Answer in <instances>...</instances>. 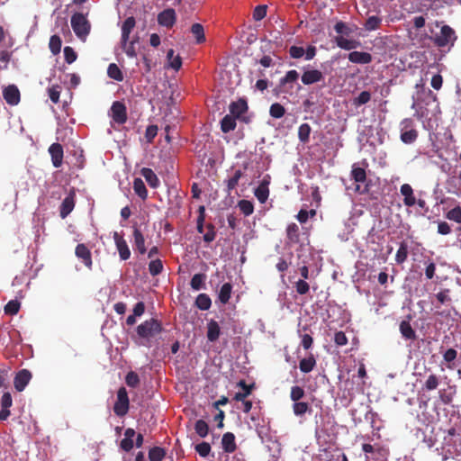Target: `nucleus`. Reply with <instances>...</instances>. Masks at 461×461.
Segmentation results:
<instances>
[{
    "label": "nucleus",
    "mask_w": 461,
    "mask_h": 461,
    "mask_svg": "<svg viewBox=\"0 0 461 461\" xmlns=\"http://www.w3.org/2000/svg\"><path fill=\"white\" fill-rule=\"evenodd\" d=\"M133 190L135 194L140 196L142 200H145L148 196V191L144 182L140 178H135L133 181Z\"/></svg>",
    "instance_id": "41"
},
{
    "label": "nucleus",
    "mask_w": 461,
    "mask_h": 461,
    "mask_svg": "<svg viewBox=\"0 0 461 461\" xmlns=\"http://www.w3.org/2000/svg\"><path fill=\"white\" fill-rule=\"evenodd\" d=\"M191 32L194 36L197 44L205 41L204 29L201 23H194L191 26Z\"/></svg>",
    "instance_id": "40"
},
{
    "label": "nucleus",
    "mask_w": 461,
    "mask_h": 461,
    "mask_svg": "<svg viewBox=\"0 0 461 461\" xmlns=\"http://www.w3.org/2000/svg\"><path fill=\"white\" fill-rule=\"evenodd\" d=\"M176 21V11L172 8L165 9L158 15V23L159 25L172 28Z\"/></svg>",
    "instance_id": "11"
},
{
    "label": "nucleus",
    "mask_w": 461,
    "mask_h": 461,
    "mask_svg": "<svg viewBox=\"0 0 461 461\" xmlns=\"http://www.w3.org/2000/svg\"><path fill=\"white\" fill-rule=\"evenodd\" d=\"M212 305V300L206 294H200L195 299V306L202 310L207 311L210 309Z\"/></svg>",
    "instance_id": "37"
},
{
    "label": "nucleus",
    "mask_w": 461,
    "mask_h": 461,
    "mask_svg": "<svg viewBox=\"0 0 461 461\" xmlns=\"http://www.w3.org/2000/svg\"><path fill=\"white\" fill-rule=\"evenodd\" d=\"M75 207V195L74 194H68L62 201L59 210V214L62 219H65Z\"/></svg>",
    "instance_id": "20"
},
{
    "label": "nucleus",
    "mask_w": 461,
    "mask_h": 461,
    "mask_svg": "<svg viewBox=\"0 0 461 461\" xmlns=\"http://www.w3.org/2000/svg\"><path fill=\"white\" fill-rule=\"evenodd\" d=\"M269 181L267 179H263V181L259 184V185L255 189V196L258 200L260 203H265L269 195L268 189Z\"/></svg>",
    "instance_id": "23"
},
{
    "label": "nucleus",
    "mask_w": 461,
    "mask_h": 461,
    "mask_svg": "<svg viewBox=\"0 0 461 461\" xmlns=\"http://www.w3.org/2000/svg\"><path fill=\"white\" fill-rule=\"evenodd\" d=\"M3 96L10 105H16L20 102V91L14 85H9L3 89Z\"/></svg>",
    "instance_id": "14"
},
{
    "label": "nucleus",
    "mask_w": 461,
    "mask_h": 461,
    "mask_svg": "<svg viewBox=\"0 0 461 461\" xmlns=\"http://www.w3.org/2000/svg\"><path fill=\"white\" fill-rule=\"evenodd\" d=\"M316 366V359L312 354L299 362V368L303 373H310Z\"/></svg>",
    "instance_id": "31"
},
{
    "label": "nucleus",
    "mask_w": 461,
    "mask_h": 461,
    "mask_svg": "<svg viewBox=\"0 0 461 461\" xmlns=\"http://www.w3.org/2000/svg\"><path fill=\"white\" fill-rule=\"evenodd\" d=\"M20 310V303L17 300L9 301L5 306V312L6 314L14 315Z\"/></svg>",
    "instance_id": "59"
},
{
    "label": "nucleus",
    "mask_w": 461,
    "mask_h": 461,
    "mask_svg": "<svg viewBox=\"0 0 461 461\" xmlns=\"http://www.w3.org/2000/svg\"><path fill=\"white\" fill-rule=\"evenodd\" d=\"M140 173L150 187L157 188L159 185V179L151 168L143 167Z\"/></svg>",
    "instance_id": "27"
},
{
    "label": "nucleus",
    "mask_w": 461,
    "mask_h": 461,
    "mask_svg": "<svg viewBox=\"0 0 461 461\" xmlns=\"http://www.w3.org/2000/svg\"><path fill=\"white\" fill-rule=\"evenodd\" d=\"M439 384V378L435 374H431L428 376L427 380L423 384V389L426 391H433L438 388Z\"/></svg>",
    "instance_id": "48"
},
{
    "label": "nucleus",
    "mask_w": 461,
    "mask_h": 461,
    "mask_svg": "<svg viewBox=\"0 0 461 461\" xmlns=\"http://www.w3.org/2000/svg\"><path fill=\"white\" fill-rule=\"evenodd\" d=\"M267 6L265 5H258L253 11V19L255 21H261L267 15Z\"/></svg>",
    "instance_id": "62"
},
{
    "label": "nucleus",
    "mask_w": 461,
    "mask_h": 461,
    "mask_svg": "<svg viewBox=\"0 0 461 461\" xmlns=\"http://www.w3.org/2000/svg\"><path fill=\"white\" fill-rule=\"evenodd\" d=\"M134 246L140 254H145L147 251L145 246V239L141 231L138 228L133 230Z\"/></svg>",
    "instance_id": "29"
},
{
    "label": "nucleus",
    "mask_w": 461,
    "mask_h": 461,
    "mask_svg": "<svg viewBox=\"0 0 461 461\" xmlns=\"http://www.w3.org/2000/svg\"><path fill=\"white\" fill-rule=\"evenodd\" d=\"M61 39L59 36L58 35H52L50 39V43H49V47H50V51L56 55V54H59L60 52V50H61Z\"/></svg>",
    "instance_id": "53"
},
{
    "label": "nucleus",
    "mask_w": 461,
    "mask_h": 461,
    "mask_svg": "<svg viewBox=\"0 0 461 461\" xmlns=\"http://www.w3.org/2000/svg\"><path fill=\"white\" fill-rule=\"evenodd\" d=\"M299 78V73L293 69L286 72L285 77L280 78L279 84L277 86V90L280 93L288 94L293 89V84L295 83Z\"/></svg>",
    "instance_id": "7"
},
{
    "label": "nucleus",
    "mask_w": 461,
    "mask_h": 461,
    "mask_svg": "<svg viewBox=\"0 0 461 461\" xmlns=\"http://www.w3.org/2000/svg\"><path fill=\"white\" fill-rule=\"evenodd\" d=\"M350 176L356 183H358L355 188L357 193L360 194H366L369 193L371 180H366V173L363 167H358L357 164H353Z\"/></svg>",
    "instance_id": "2"
},
{
    "label": "nucleus",
    "mask_w": 461,
    "mask_h": 461,
    "mask_svg": "<svg viewBox=\"0 0 461 461\" xmlns=\"http://www.w3.org/2000/svg\"><path fill=\"white\" fill-rule=\"evenodd\" d=\"M174 50H168L167 53V59L168 60V66L175 69L176 71L179 70L182 66V59L179 55L174 56Z\"/></svg>",
    "instance_id": "38"
},
{
    "label": "nucleus",
    "mask_w": 461,
    "mask_h": 461,
    "mask_svg": "<svg viewBox=\"0 0 461 461\" xmlns=\"http://www.w3.org/2000/svg\"><path fill=\"white\" fill-rule=\"evenodd\" d=\"M13 405L12 395L9 392L4 393L1 398L0 420H6L11 412L10 407Z\"/></svg>",
    "instance_id": "16"
},
{
    "label": "nucleus",
    "mask_w": 461,
    "mask_h": 461,
    "mask_svg": "<svg viewBox=\"0 0 461 461\" xmlns=\"http://www.w3.org/2000/svg\"><path fill=\"white\" fill-rule=\"evenodd\" d=\"M337 45L347 50L356 49L358 46V42L355 40H348L342 36L336 37L335 39Z\"/></svg>",
    "instance_id": "35"
},
{
    "label": "nucleus",
    "mask_w": 461,
    "mask_h": 461,
    "mask_svg": "<svg viewBox=\"0 0 461 461\" xmlns=\"http://www.w3.org/2000/svg\"><path fill=\"white\" fill-rule=\"evenodd\" d=\"M269 113L273 118L280 119L285 115V109L279 103H275V104H271L270 109H269Z\"/></svg>",
    "instance_id": "50"
},
{
    "label": "nucleus",
    "mask_w": 461,
    "mask_h": 461,
    "mask_svg": "<svg viewBox=\"0 0 461 461\" xmlns=\"http://www.w3.org/2000/svg\"><path fill=\"white\" fill-rule=\"evenodd\" d=\"M194 430L201 438H205L209 433V426L203 420H198L194 424Z\"/></svg>",
    "instance_id": "49"
},
{
    "label": "nucleus",
    "mask_w": 461,
    "mask_h": 461,
    "mask_svg": "<svg viewBox=\"0 0 461 461\" xmlns=\"http://www.w3.org/2000/svg\"><path fill=\"white\" fill-rule=\"evenodd\" d=\"M113 238L116 245L120 258L122 260L129 259L131 257V250L124 238L116 231L113 232Z\"/></svg>",
    "instance_id": "10"
},
{
    "label": "nucleus",
    "mask_w": 461,
    "mask_h": 461,
    "mask_svg": "<svg viewBox=\"0 0 461 461\" xmlns=\"http://www.w3.org/2000/svg\"><path fill=\"white\" fill-rule=\"evenodd\" d=\"M149 271L152 276L159 275L163 271V263L160 259L151 260L149 264Z\"/></svg>",
    "instance_id": "51"
},
{
    "label": "nucleus",
    "mask_w": 461,
    "mask_h": 461,
    "mask_svg": "<svg viewBox=\"0 0 461 461\" xmlns=\"http://www.w3.org/2000/svg\"><path fill=\"white\" fill-rule=\"evenodd\" d=\"M112 118L118 124H123L127 121V110L124 104L119 101L113 102L111 107Z\"/></svg>",
    "instance_id": "9"
},
{
    "label": "nucleus",
    "mask_w": 461,
    "mask_h": 461,
    "mask_svg": "<svg viewBox=\"0 0 461 461\" xmlns=\"http://www.w3.org/2000/svg\"><path fill=\"white\" fill-rule=\"evenodd\" d=\"M136 25L133 16H130L124 20L122 25V44L126 45L130 40V34Z\"/></svg>",
    "instance_id": "17"
},
{
    "label": "nucleus",
    "mask_w": 461,
    "mask_h": 461,
    "mask_svg": "<svg viewBox=\"0 0 461 461\" xmlns=\"http://www.w3.org/2000/svg\"><path fill=\"white\" fill-rule=\"evenodd\" d=\"M237 386L240 387L243 391L236 393L233 397V400L236 402H240L245 400L249 395L251 394L255 387V384H247L244 380H240L237 384Z\"/></svg>",
    "instance_id": "22"
},
{
    "label": "nucleus",
    "mask_w": 461,
    "mask_h": 461,
    "mask_svg": "<svg viewBox=\"0 0 461 461\" xmlns=\"http://www.w3.org/2000/svg\"><path fill=\"white\" fill-rule=\"evenodd\" d=\"M294 286L295 288L296 293L300 295L307 294L311 288L309 283L303 279H299L298 281H296Z\"/></svg>",
    "instance_id": "52"
},
{
    "label": "nucleus",
    "mask_w": 461,
    "mask_h": 461,
    "mask_svg": "<svg viewBox=\"0 0 461 461\" xmlns=\"http://www.w3.org/2000/svg\"><path fill=\"white\" fill-rule=\"evenodd\" d=\"M229 108L232 116L240 118L248 111V103L245 99L240 98L238 101L230 103Z\"/></svg>",
    "instance_id": "19"
},
{
    "label": "nucleus",
    "mask_w": 461,
    "mask_h": 461,
    "mask_svg": "<svg viewBox=\"0 0 461 461\" xmlns=\"http://www.w3.org/2000/svg\"><path fill=\"white\" fill-rule=\"evenodd\" d=\"M419 132L417 130L402 131L400 139L404 144H411L418 139Z\"/></svg>",
    "instance_id": "46"
},
{
    "label": "nucleus",
    "mask_w": 461,
    "mask_h": 461,
    "mask_svg": "<svg viewBox=\"0 0 461 461\" xmlns=\"http://www.w3.org/2000/svg\"><path fill=\"white\" fill-rule=\"evenodd\" d=\"M107 75L110 78L114 79L116 81L123 80V74L120 68L115 63H111L107 68Z\"/></svg>",
    "instance_id": "44"
},
{
    "label": "nucleus",
    "mask_w": 461,
    "mask_h": 461,
    "mask_svg": "<svg viewBox=\"0 0 461 461\" xmlns=\"http://www.w3.org/2000/svg\"><path fill=\"white\" fill-rule=\"evenodd\" d=\"M195 451L202 457H206L211 452V445L208 442H201L194 447Z\"/></svg>",
    "instance_id": "58"
},
{
    "label": "nucleus",
    "mask_w": 461,
    "mask_h": 461,
    "mask_svg": "<svg viewBox=\"0 0 461 461\" xmlns=\"http://www.w3.org/2000/svg\"><path fill=\"white\" fill-rule=\"evenodd\" d=\"M49 153L54 167H59L63 162L64 151L63 147L59 143H52L49 148Z\"/></svg>",
    "instance_id": "13"
},
{
    "label": "nucleus",
    "mask_w": 461,
    "mask_h": 461,
    "mask_svg": "<svg viewBox=\"0 0 461 461\" xmlns=\"http://www.w3.org/2000/svg\"><path fill=\"white\" fill-rule=\"evenodd\" d=\"M221 333V329L218 322L214 320H210L207 323V339L211 342L216 341Z\"/></svg>",
    "instance_id": "26"
},
{
    "label": "nucleus",
    "mask_w": 461,
    "mask_h": 461,
    "mask_svg": "<svg viewBox=\"0 0 461 461\" xmlns=\"http://www.w3.org/2000/svg\"><path fill=\"white\" fill-rule=\"evenodd\" d=\"M312 131V128L308 123H303L298 128V139L299 140L306 144L310 140V134Z\"/></svg>",
    "instance_id": "39"
},
{
    "label": "nucleus",
    "mask_w": 461,
    "mask_h": 461,
    "mask_svg": "<svg viewBox=\"0 0 461 461\" xmlns=\"http://www.w3.org/2000/svg\"><path fill=\"white\" fill-rule=\"evenodd\" d=\"M236 119L234 116L227 114L221 121V129L224 133L230 132L236 128Z\"/></svg>",
    "instance_id": "33"
},
{
    "label": "nucleus",
    "mask_w": 461,
    "mask_h": 461,
    "mask_svg": "<svg viewBox=\"0 0 461 461\" xmlns=\"http://www.w3.org/2000/svg\"><path fill=\"white\" fill-rule=\"evenodd\" d=\"M399 330H400V332H401L402 338H404L405 339H407V340H415L416 339V338H417L416 332L413 330V328L411 327V325L410 323V320L402 321L399 325Z\"/></svg>",
    "instance_id": "24"
},
{
    "label": "nucleus",
    "mask_w": 461,
    "mask_h": 461,
    "mask_svg": "<svg viewBox=\"0 0 461 461\" xmlns=\"http://www.w3.org/2000/svg\"><path fill=\"white\" fill-rule=\"evenodd\" d=\"M239 208L240 210V212L245 215V216H249L250 214L253 213L254 212V205L253 203L249 201V200H240L239 202Z\"/></svg>",
    "instance_id": "54"
},
{
    "label": "nucleus",
    "mask_w": 461,
    "mask_h": 461,
    "mask_svg": "<svg viewBox=\"0 0 461 461\" xmlns=\"http://www.w3.org/2000/svg\"><path fill=\"white\" fill-rule=\"evenodd\" d=\"M348 58L350 62L356 64H368L372 61V55L364 51H352Z\"/></svg>",
    "instance_id": "21"
},
{
    "label": "nucleus",
    "mask_w": 461,
    "mask_h": 461,
    "mask_svg": "<svg viewBox=\"0 0 461 461\" xmlns=\"http://www.w3.org/2000/svg\"><path fill=\"white\" fill-rule=\"evenodd\" d=\"M63 51L65 60L68 64H71L77 59V55L72 47L67 46L64 48Z\"/></svg>",
    "instance_id": "64"
},
{
    "label": "nucleus",
    "mask_w": 461,
    "mask_h": 461,
    "mask_svg": "<svg viewBox=\"0 0 461 461\" xmlns=\"http://www.w3.org/2000/svg\"><path fill=\"white\" fill-rule=\"evenodd\" d=\"M206 232L203 234V241L206 243H211L216 238V230L215 227L212 223H207L205 225Z\"/></svg>",
    "instance_id": "55"
},
{
    "label": "nucleus",
    "mask_w": 461,
    "mask_h": 461,
    "mask_svg": "<svg viewBox=\"0 0 461 461\" xmlns=\"http://www.w3.org/2000/svg\"><path fill=\"white\" fill-rule=\"evenodd\" d=\"M137 334L142 339L153 338L162 331L161 323L156 319L147 320L137 327Z\"/></svg>",
    "instance_id": "3"
},
{
    "label": "nucleus",
    "mask_w": 461,
    "mask_h": 461,
    "mask_svg": "<svg viewBox=\"0 0 461 461\" xmlns=\"http://www.w3.org/2000/svg\"><path fill=\"white\" fill-rule=\"evenodd\" d=\"M457 357V351L454 348H448L444 354H443V359L445 362L447 363V368L453 369L454 366L451 364L454 362V360Z\"/></svg>",
    "instance_id": "57"
},
{
    "label": "nucleus",
    "mask_w": 461,
    "mask_h": 461,
    "mask_svg": "<svg viewBox=\"0 0 461 461\" xmlns=\"http://www.w3.org/2000/svg\"><path fill=\"white\" fill-rule=\"evenodd\" d=\"M221 447L225 453H233L237 449L236 438L232 432L222 435Z\"/></svg>",
    "instance_id": "18"
},
{
    "label": "nucleus",
    "mask_w": 461,
    "mask_h": 461,
    "mask_svg": "<svg viewBox=\"0 0 461 461\" xmlns=\"http://www.w3.org/2000/svg\"><path fill=\"white\" fill-rule=\"evenodd\" d=\"M371 100V94L368 91L361 92L353 101V104L359 106L367 104Z\"/></svg>",
    "instance_id": "60"
},
{
    "label": "nucleus",
    "mask_w": 461,
    "mask_h": 461,
    "mask_svg": "<svg viewBox=\"0 0 461 461\" xmlns=\"http://www.w3.org/2000/svg\"><path fill=\"white\" fill-rule=\"evenodd\" d=\"M382 23V19L378 16L373 15L369 16L365 24L364 27L366 31H375L377 30Z\"/></svg>",
    "instance_id": "47"
},
{
    "label": "nucleus",
    "mask_w": 461,
    "mask_h": 461,
    "mask_svg": "<svg viewBox=\"0 0 461 461\" xmlns=\"http://www.w3.org/2000/svg\"><path fill=\"white\" fill-rule=\"evenodd\" d=\"M362 450L366 453V461H386L388 450L377 445L363 444Z\"/></svg>",
    "instance_id": "4"
},
{
    "label": "nucleus",
    "mask_w": 461,
    "mask_h": 461,
    "mask_svg": "<svg viewBox=\"0 0 461 461\" xmlns=\"http://www.w3.org/2000/svg\"><path fill=\"white\" fill-rule=\"evenodd\" d=\"M206 275L203 273L195 274L190 281V286L193 290L199 291L205 287Z\"/></svg>",
    "instance_id": "34"
},
{
    "label": "nucleus",
    "mask_w": 461,
    "mask_h": 461,
    "mask_svg": "<svg viewBox=\"0 0 461 461\" xmlns=\"http://www.w3.org/2000/svg\"><path fill=\"white\" fill-rule=\"evenodd\" d=\"M32 377L28 369L20 370L14 376V385L18 392H23Z\"/></svg>",
    "instance_id": "12"
},
{
    "label": "nucleus",
    "mask_w": 461,
    "mask_h": 461,
    "mask_svg": "<svg viewBox=\"0 0 461 461\" xmlns=\"http://www.w3.org/2000/svg\"><path fill=\"white\" fill-rule=\"evenodd\" d=\"M402 195H403V203L406 206L411 207L416 203V198L413 195L412 187L409 184L402 185L400 188Z\"/></svg>",
    "instance_id": "25"
},
{
    "label": "nucleus",
    "mask_w": 461,
    "mask_h": 461,
    "mask_svg": "<svg viewBox=\"0 0 461 461\" xmlns=\"http://www.w3.org/2000/svg\"><path fill=\"white\" fill-rule=\"evenodd\" d=\"M75 254L78 258L82 259L83 263L85 264V266L86 267H88V268L92 267L93 261H92L91 251L85 244H83V243L78 244L76 247Z\"/></svg>",
    "instance_id": "15"
},
{
    "label": "nucleus",
    "mask_w": 461,
    "mask_h": 461,
    "mask_svg": "<svg viewBox=\"0 0 461 461\" xmlns=\"http://www.w3.org/2000/svg\"><path fill=\"white\" fill-rule=\"evenodd\" d=\"M232 293V285L230 283H224L219 292L218 299L222 304L229 303Z\"/></svg>",
    "instance_id": "32"
},
{
    "label": "nucleus",
    "mask_w": 461,
    "mask_h": 461,
    "mask_svg": "<svg viewBox=\"0 0 461 461\" xmlns=\"http://www.w3.org/2000/svg\"><path fill=\"white\" fill-rule=\"evenodd\" d=\"M70 23L75 34L85 41L91 29V24L86 15L81 13H75L71 16Z\"/></svg>",
    "instance_id": "1"
},
{
    "label": "nucleus",
    "mask_w": 461,
    "mask_h": 461,
    "mask_svg": "<svg viewBox=\"0 0 461 461\" xmlns=\"http://www.w3.org/2000/svg\"><path fill=\"white\" fill-rule=\"evenodd\" d=\"M149 461H162L166 456V450L160 447H153L149 451Z\"/></svg>",
    "instance_id": "43"
},
{
    "label": "nucleus",
    "mask_w": 461,
    "mask_h": 461,
    "mask_svg": "<svg viewBox=\"0 0 461 461\" xmlns=\"http://www.w3.org/2000/svg\"><path fill=\"white\" fill-rule=\"evenodd\" d=\"M135 430L131 428H128L125 432L124 436L125 438L121 441V447L126 451L129 452L132 449L134 444H133V437L135 436Z\"/></svg>",
    "instance_id": "28"
},
{
    "label": "nucleus",
    "mask_w": 461,
    "mask_h": 461,
    "mask_svg": "<svg viewBox=\"0 0 461 461\" xmlns=\"http://www.w3.org/2000/svg\"><path fill=\"white\" fill-rule=\"evenodd\" d=\"M293 411L295 416L302 417L306 412L311 411V407L309 403L304 402H294L293 404Z\"/></svg>",
    "instance_id": "45"
},
{
    "label": "nucleus",
    "mask_w": 461,
    "mask_h": 461,
    "mask_svg": "<svg viewBox=\"0 0 461 461\" xmlns=\"http://www.w3.org/2000/svg\"><path fill=\"white\" fill-rule=\"evenodd\" d=\"M446 218L456 223H461V207L457 205L449 210L446 214Z\"/></svg>",
    "instance_id": "56"
},
{
    "label": "nucleus",
    "mask_w": 461,
    "mask_h": 461,
    "mask_svg": "<svg viewBox=\"0 0 461 461\" xmlns=\"http://www.w3.org/2000/svg\"><path fill=\"white\" fill-rule=\"evenodd\" d=\"M408 249L409 246L406 241H402L400 243L399 249L395 255V261L397 264H402L406 261L408 258Z\"/></svg>",
    "instance_id": "42"
},
{
    "label": "nucleus",
    "mask_w": 461,
    "mask_h": 461,
    "mask_svg": "<svg viewBox=\"0 0 461 461\" xmlns=\"http://www.w3.org/2000/svg\"><path fill=\"white\" fill-rule=\"evenodd\" d=\"M324 80L323 73L316 68H304L301 81L305 86L313 85Z\"/></svg>",
    "instance_id": "8"
},
{
    "label": "nucleus",
    "mask_w": 461,
    "mask_h": 461,
    "mask_svg": "<svg viewBox=\"0 0 461 461\" xmlns=\"http://www.w3.org/2000/svg\"><path fill=\"white\" fill-rule=\"evenodd\" d=\"M286 237L290 243L296 244L300 240L299 226L293 222L288 224L286 228Z\"/></svg>",
    "instance_id": "30"
},
{
    "label": "nucleus",
    "mask_w": 461,
    "mask_h": 461,
    "mask_svg": "<svg viewBox=\"0 0 461 461\" xmlns=\"http://www.w3.org/2000/svg\"><path fill=\"white\" fill-rule=\"evenodd\" d=\"M125 382L128 386L135 388L140 384L139 375L135 372L131 371L126 375Z\"/></svg>",
    "instance_id": "63"
},
{
    "label": "nucleus",
    "mask_w": 461,
    "mask_h": 461,
    "mask_svg": "<svg viewBox=\"0 0 461 461\" xmlns=\"http://www.w3.org/2000/svg\"><path fill=\"white\" fill-rule=\"evenodd\" d=\"M304 394H305V393H304L303 388H302L298 385L293 386L291 388L290 398L294 402L300 401L304 396Z\"/></svg>",
    "instance_id": "61"
},
{
    "label": "nucleus",
    "mask_w": 461,
    "mask_h": 461,
    "mask_svg": "<svg viewBox=\"0 0 461 461\" xmlns=\"http://www.w3.org/2000/svg\"><path fill=\"white\" fill-rule=\"evenodd\" d=\"M456 36L455 31L448 25L441 27L440 32L434 37V43L438 47H446L448 44L453 45Z\"/></svg>",
    "instance_id": "6"
},
{
    "label": "nucleus",
    "mask_w": 461,
    "mask_h": 461,
    "mask_svg": "<svg viewBox=\"0 0 461 461\" xmlns=\"http://www.w3.org/2000/svg\"><path fill=\"white\" fill-rule=\"evenodd\" d=\"M243 174L240 170H236L234 175L226 181V193L228 195H230L232 190L236 188Z\"/></svg>",
    "instance_id": "36"
},
{
    "label": "nucleus",
    "mask_w": 461,
    "mask_h": 461,
    "mask_svg": "<svg viewBox=\"0 0 461 461\" xmlns=\"http://www.w3.org/2000/svg\"><path fill=\"white\" fill-rule=\"evenodd\" d=\"M129 406L130 401L127 390L125 387H121L117 391V400L113 405V411L117 416L122 417L127 414Z\"/></svg>",
    "instance_id": "5"
}]
</instances>
